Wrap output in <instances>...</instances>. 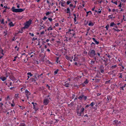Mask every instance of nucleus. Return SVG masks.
<instances>
[{"label":"nucleus","instance_id":"1","mask_svg":"<svg viewBox=\"0 0 126 126\" xmlns=\"http://www.w3.org/2000/svg\"><path fill=\"white\" fill-rule=\"evenodd\" d=\"M88 55L91 57H94L95 55V51L94 49L91 50L88 53Z\"/></svg>","mask_w":126,"mask_h":126},{"label":"nucleus","instance_id":"2","mask_svg":"<svg viewBox=\"0 0 126 126\" xmlns=\"http://www.w3.org/2000/svg\"><path fill=\"white\" fill-rule=\"evenodd\" d=\"M31 21H32L31 20H30L29 21L27 22L26 24L25 25V26L22 28L21 31H22L23 29H25V28H28L29 27V26L30 25L31 23Z\"/></svg>","mask_w":126,"mask_h":126},{"label":"nucleus","instance_id":"3","mask_svg":"<svg viewBox=\"0 0 126 126\" xmlns=\"http://www.w3.org/2000/svg\"><path fill=\"white\" fill-rule=\"evenodd\" d=\"M5 113L7 112V115H12L15 113L14 111H8L7 112L6 111L4 112Z\"/></svg>","mask_w":126,"mask_h":126},{"label":"nucleus","instance_id":"4","mask_svg":"<svg viewBox=\"0 0 126 126\" xmlns=\"http://www.w3.org/2000/svg\"><path fill=\"white\" fill-rule=\"evenodd\" d=\"M77 113L79 116H82L83 115V111H78Z\"/></svg>","mask_w":126,"mask_h":126},{"label":"nucleus","instance_id":"5","mask_svg":"<svg viewBox=\"0 0 126 126\" xmlns=\"http://www.w3.org/2000/svg\"><path fill=\"white\" fill-rule=\"evenodd\" d=\"M25 93L26 96L27 97V99H29V96L31 94V93L27 90H26Z\"/></svg>","mask_w":126,"mask_h":126},{"label":"nucleus","instance_id":"6","mask_svg":"<svg viewBox=\"0 0 126 126\" xmlns=\"http://www.w3.org/2000/svg\"><path fill=\"white\" fill-rule=\"evenodd\" d=\"M121 122L120 121H119L118 120H117L114 121L113 122V123L115 125L117 126L119 124H121Z\"/></svg>","mask_w":126,"mask_h":126},{"label":"nucleus","instance_id":"7","mask_svg":"<svg viewBox=\"0 0 126 126\" xmlns=\"http://www.w3.org/2000/svg\"><path fill=\"white\" fill-rule=\"evenodd\" d=\"M49 102V100L47 99H45L44 101V104L45 105H47Z\"/></svg>","mask_w":126,"mask_h":126},{"label":"nucleus","instance_id":"8","mask_svg":"<svg viewBox=\"0 0 126 126\" xmlns=\"http://www.w3.org/2000/svg\"><path fill=\"white\" fill-rule=\"evenodd\" d=\"M12 11L13 12H18V9H15V8L13 6L12 8Z\"/></svg>","mask_w":126,"mask_h":126},{"label":"nucleus","instance_id":"9","mask_svg":"<svg viewBox=\"0 0 126 126\" xmlns=\"http://www.w3.org/2000/svg\"><path fill=\"white\" fill-rule=\"evenodd\" d=\"M65 58L67 60H70L71 62L72 61V59L73 58V57H72V59L70 57H69L67 56H66L65 57Z\"/></svg>","mask_w":126,"mask_h":126},{"label":"nucleus","instance_id":"10","mask_svg":"<svg viewBox=\"0 0 126 126\" xmlns=\"http://www.w3.org/2000/svg\"><path fill=\"white\" fill-rule=\"evenodd\" d=\"M111 97L110 96H107V102H109V101H110L111 99Z\"/></svg>","mask_w":126,"mask_h":126},{"label":"nucleus","instance_id":"11","mask_svg":"<svg viewBox=\"0 0 126 126\" xmlns=\"http://www.w3.org/2000/svg\"><path fill=\"white\" fill-rule=\"evenodd\" d=\"M25 10V9H18V12H22L24 11Z\"/></svg>","mask_w":126,"mask_h":126},{"label":"nucleus","instance_id":"12","mask_svg":"<svg viewBox=\"0 0 126 126\" xmlns=\"http://www.w3.org/2000/svg\"><path fill=\"white\" fill-rule=\"evenodd\" d=\"M92 39L96 44H99V42L98 41H97L96 40L95 38H93Z\"/></svg>","mask_w":126,"mask_h":126},{"label":"nucleus","instance_id":"13","mask_svg":"<svg viewBox=\"0 0 126 126\" xmlns=\"http://www.w3.org/2000/svg\"><path fill=\"white\" fill-rule=\"evenodd\" d=\"M94 25L93 24L91 21H89V23L88 25L90 26H93Z\"/></svg>","mask_w":126,"mask_h":126},{"label":"nucleus","instance_id":"14","mask_svg":"<svg viewBox=\"0 0 126 126\" xmlns=\"http://www.w3.org/2000/svg\"><path fill=\"white\" fill-rule=\"evenodd\" d=\"M83 96L84 95L83 94H81L79 97L78 98L80 100H81L82 98H83Z\"/></svg>","mask_w":126,"mask_h":126},{"label":"nucleus","instance_id":"15","mask_svg":"<svg viewBox=\"0 0 126 126\" xmlns=\"http://www.w3.org/2000/svg\"><path fill=\"white\" fill-rule=\"evenodd\" d=\"M115 25V24L113 22H111L110 24V27L114 26Z\"/></svg>","mask_w":126,"mask_h":126},{"label":"nucleus","instance_id":"16","mask_svg":"<svg viewBox=\"0 0 126 126\" xmlns=\"http://www.w3.org/2000/svg\"><path fill=\"white\" fill-rule=\"evenodd\" d=\"M70 85V84L68 83H66L65 82V83L64 85L66 87H69V86Z\"/></svg>","mask_w":126,"mask_h":126},{"label":"nucleus","instance_id":"17","mask_svg":"<svg viewBox=\"0 0 126 126\" xmlns=\"http://www.w3.org/2000/svg\"><path fill=\"white\" fill-rule=\"evenodd\" d=\"M9 25L11 27L13 26L14 25V24H13V22H11L10 23H9Z\"/></svg>","mask_w":126,"mask_h":126},{"label":"nucleus","instance_id":"18","mask_svg":"<svg viewBox=\"0 0 126 126\" xmlns=\"http://www.w3.org/2000/svg\"><path fill=\"white\" fill-rule=\"evenodd\" d=\"M67 11L66 12L67 13H68L69 14H70V10L69 8H67Z\"/></svg>","mask_w":126,"mask_h":126},{"label":"nucleus","instance_id":"19","mask_svg":"<svg viewBox=\"0 0 126 126\" xmlns=\"http://www.w3.org/2000/svg\"><path fill=\"white\" fill-rule=\"evenodd\" d=\"M100 80V79H95V82H99V80Z\"/></svg>","mask_w":126,"mask_h":126},{"label":"nucleus","instance_id":"20","mask_svg":"<svg viewBox=\"0 0 126 126\" xmlns=\"http://www.w3.org/2000/svg\"><path fill=\"white\" fill-rule=\"evenodd\" d=\"M108 59L107 58H106L105 60H103V61L106 63H107L108 61Z\"/></svg>","mask_w":126,"mask_h":126},{"label":"nucleus","instance_id":"21","mask_svg":"<svg viewBox=\"0 0 126 126\" xmlns=\"http://www.w3.org/2000/svg\"><path fill=\"white\" fill-rule=\"evenodd\" d=\"M78 110H84V108L82 107L81 106H80V109H78Z\"/></svg>","mask_w":126,"mask_h":126},{"label":"nucleus","instance_id":"22","mask_svg":"<svg viewBox=\"0 0 126 126\" xmlns=\"http://www.w3.org/2000/svg\"><path fill=\"white\" fill-rule=\"evenodd\" d=\"M51 11H50V12H49V11L48 12L46 13V16H47L48 15H49L50 14H51Z\"/></svg>","mask_w":126,"mask_h":126},{"label":"nucleus","instance_id":"23","mask_svg":"<svg viewBox=\"0 0 126 126\" xmlns=\"http://www.w3.org/2000/svg\"><path fill=\"white\" fill-rule=\"evenodd\" d=\"M33 77H34L35 79H37V74H35L34 76Z\"/></svg>","mask_w":126,"mask_h":126},{"label":"nucleus","instance_id":"24","mask_svg":"<svg viewBox=\"0 0 126 126\" xmlns=\"http://www.w3.org/2000/svg\"><path fill=\"white\" fill-rule=\"evenodd\" d=\"M78 58L77 57H75L74 58V59H73V60L74 61H77L78 60Z\"/></svg>","mask_w":126,"mask_h":126},{"label":"nucleus","instance_id":"25","mask_svg":"<svg viewBox=\"0 0 126 126\" xmlns=\"http://www.w3.org/2000/svg\"><path fill=\"white\" fill-rule=\"evenodd\" d=\"M113 29L115 31H117V32H119L120 31V30L118 29H116L114 28H113Z\"/></svg>","mask_w":126,"mask_h":126},{"label":"nucleus","instance_id":"26","mask_svg":"<svg viewBox=\"0 0 126 126\" xmlns=\"http://www.w3.org/2000/svg\"><path fill=\"white\" fill-rule=\"evenodd\" d=\"M1 79L2 81H4L6 79V78L5 77L1 78Z\"/></svg>","mask_w":126,"mask_h":126},{"label":"nucleus","instance_id":"27","mask_svg":"<svg viewBox=\"0 0 126 126\" xmlns=\"http://www.w3.org/2000/svg\"><path fill=\"white\" fill-rule=\"evenodd\" d=\"M109 27V25L108 24L106 26L105 28L106 29V30H108V28Z\"/></svg>","mask_w":126,"mask_h":126},{"label":"nucleus","instance_id":"28","mask_svg":"<svg viewBox=\"0 0 126 126\" xmlns=\"http://www.w3.org/2000/svg\"><path fill=\"white\" fill-rule=\"evenodd\" d=\"M110 80H109L108 81H106L105 82V84H108V83H109L110 82Z\"/></svg>","mask_w":126,"mask_h":126},{"label":"nucleus","instance_id":"29","mask_svg":"<svg viewBox=\"0 0 126 126\" xmlns=\"http://www.w3.org/2000/svg\"><path fill=\"white\" fill-rule=\"evenodd\" d=\"M73 31V30L72 29V30H71V29H68V31L67 32V33H70V32L71 31Z\"/></svg>","mask_w":126,"mask_h":126},{"label":"nucleus","instance_id":"30","mask_svg":"<svg viewBox=\"0 0 126 126\" xmlns=\"http://www.w3.org/2000/svg\"><path fill=\"white\" fill-rule=\"evenodd\" d=\"M27 75H30L31 77L32 76V75L30 72H29L27 73Z\"/></svg>","mask_w":126,"mask_h":126},{"label":"nucleus","instance_id":"31","mask_svg":"<svg viewBox=\"0 0 126 126\" xmlns=\"http://www.w3.org/2000/svg\"><path fill=\"white\" fill-rule=\"evenodd\" d=\"M19 106L20 108V110H23L25 108L24 107H22L21 106Z\"/></svg>","mask_w":126,"mask_h":126},{"label":"nucleus","instance_id":"32","mask_svg":"<svg viewBox=\"0 0 126 126\" xmlns=\"http://www.w3.org/2000/svg\"><path fill=\"white\" fill-rule=\"evenodd\" d=\"M88 83V80L87 79H86V80L84 82V83L85 84H87Z\"/></svg>","mask_w":126,"mask_h":126},{"label":"nucleus","instance_id":"33","mask_svg":"<svg viewBox=\"0 0 126 126\" xmlns=\"http://www.w3.org/2000/svg\"><path fill=\"white\" fill-rule=\"evenodd\" d=\"M59 71V70L58 69H57L56 71H54V74H56Z\"/></svg>","mask_w":126,"mask_h":126},{"label":"nucleus","instance_id":"34","mask_svg":"<svg viewBox=\"0 0 126 126\" xmlns=\"http://www.w3.org/2000/svg\"><path fill=\"white\" fill-rule=\"evenodd\" d=\"M53 29L51 27H49V28L47 29V30L48 31H49V30H52Z\"/></svg>","mask_w":126,"mask_h":126},{"label":"nucleus","instance_id":"35","mask_svg":"<svg viewBox=\"0 0 126 126\" xmlns=\"http://www.w3.org/2000/svg\"><path fill=\"white\" fill-rule=\"evenodd\" d=\"M94 103L93 102L91 103V104L90 105V106H91L92 107L94 105Z\"/></svg>","mask_w":126,"mask_h":126},{"label":"nucleus","instance_id":"36","mask_svg":"<svg viewBox=\"0 0 126 126\" xmlns=\"http://www.w3.org/2000/svg\"><path fill=\"white\" fill-rule=\"evenodd\" d=\"M20 126H26V125L24 124H20Z\"/></svg>","mask_w":126,"mask_h":126},{"label":"nucleus","instance_id":"37","mask_svg":"<svg viewBox=\"0 0 126 126\" xmlns=\"http://www.w3.org/2000/svg\"><path fill=\"white\" fill-rule=\"evenodd\" d=\"M71 2L70 1V0H69L67 1V4H69Z\"/></svg>","mask_w":126,"mask_h":126},{"label":"nucleus","instance_id":"38","mask_svg":"<svg viewBox=\"0 0 126 126\" xmlns=\"http://www.w3.org/2000/svg\"><path fill=\"white\" fill-rule=\"evenodd\" d=\"M84 98V100H85L86 99L87 97L86 96H84H84L83 97V98Z\"/></svg>","mask_w":126,"mask_h":126},{"label":"nucleus","instance_id":"39","mask_svg":"<svg viewBox=\"0 0 126 126\" xmlns=\"http://www.w3.org/2000/svg\"><path fill=\"white\" fill-rule=\"evenodd\" d=\"M117 66L116 65H112L111 66V68H112L113 69V68H116Z\"/></svg>","mask_w":126,"mask_h":126},{"label":"nucleus","instance_id":"40","mask_svg":"<svg viewBox=\"0 0 126 126\" xmlns=\"http://www.w3.org/2000/svg\"><path fill=\"white\" fill-rule=\"evenodd\" d=\"M100 72L102 73H103L104 72V71L103 69H100Z\"/></svg>","mask_w":126,"mask_h":126},{"label":"nucleus","instance_id":"41","mask_svg":"<svg viewBox=\"0 0 126 126\" xmlns=\"http://www.w3.org/2000/svg\"><path fill=\"white\" fill-rule=\"evenodd\" d=\"M32 81H35V78H32Z\"/></svg>","mask_w":126,"mask_h":126},{"label":"nucleus","instance_id":"42","mask_svg":"<svg viewBox=\"0 0 126 126\" xmlns=\"http://www.w3.org/2000/svg\"><path fill=\"white\" fill-rule=\"evenodd\" d=\"M7 31H4V33L5 34L4 36H6L7 34Z\"/></svg>","mask_w":126,"mask_h":126},{"label":"nucleus","instance_id":"43","mask_svg":"<svg viewBox=\"0 0 126 126\" xmlns=\"http://www.w3.org/2000/svg\"><path fill=\"white\" fill-rule=\"evenodd\" d=\"M1 23L2 24H4V19H2V20L1 21Z\"/></svg>","mask_w":126,"mask_h":126},{"label":"nucleus","instance_id":"44","mask_svg":"<svg viewBox=\"0 0 126 126\" xmlns=\"http://www.w3.org/2000/svg\"><path fill=\"white\" fill-rule=\"evenodd\" d=\"M3 49H1V50H0V52L3 55L4 54L3 53Z\"/></svg>","mask_w":126,"mask_h":126},{"label":"nucleus","instance_id":"45","mask_svg":"<svg viewBox=\"0 0 126 126\" xmlns=\"http://www.w3.org/2000/svg\"><path fill=\"white\" fill-rule=\"evenodd\" d=\"M37 39V38H34V37L33 38L32 40V41H34L35 40H36Z\"/></svg>","mask_w":126,"mask_h":126},{"label":"nucleus","instance_id":"46","mask_svg":"<svg viewBox=\"0 0 126 126\" xmlns=\"http://www.w3.org/2000/svg\"><path fill=\"white\" fill-rule=\"evenodd\" d=\"M29 34L30 35L32 36H33L34 35V34L33 33H29Z\"/></svg>","mask_w":126,"mask_h":126},{"label":"nucleus","instance_id":"47","mask_svg":"<svg viewBox=\"0 0 126 126\" xmlns=\"http://www.w3.org/2000/svg\"><path fill=\"white\" fill-rule=\"evenodd\" d=\"M118 7H120V9H121V3L120 2V4L119 5Z\"/></svg>","mask_w":126,"mask_h":126},{"label":"nucleus","instance_id":"48","mask_svg":"<svg viewBox=\"0 0 126 126\" xmlns=\"http://www.w3.org/2000/svg\"><path fill=\"white\" fill-rule=\"evenodd\" d=\"M48 19L50 21H51L52 20V18H48Z\"/></svg>","mask_w":126,"mask_h":126},{"label":"nucleus","instance_id":"49","mask_svg":"<svg viewBox=\"0 0 126 126\" xmlns=\"http://www.w3.org/2000/svg\"><path fill=\"white\" fill-rule=\"evenodd\" d=\"M73 6V4L72 3H71L70 4V7H72Z\"/></svg>","mask_w":126,"mask_h":126},{"label":"nucleus","instance_id":"50","mask_svg":"<svg viewBox=\"0 0 126 126\" xmlns=\"http://www.w3.org/2000/svg\"><path fill=\"white\" fill-rule=\"evenodd\" d=\"M18 94H15V96L16 98H17L18 97Z\"/></svg>","mask_w":126,"mask_h":126},{"label":"nucleus","instance_id":"51","mask_svg":"<svg viewBox=\"0 0 126 126\" xmlns=\"http://www.w3.org/2000/svg\"><path fill=\"white\" fill-rule=\"evenodd\" d=\"M47 18V17L45 16L44 18L43 19V20H45Z\"/></svg>","mask_w":126,"mask_h":126},{"label":"nucleus","instance_id":"52","mask_svg":"<svg viewBox=\"0 0 126 126\" xmlns=\"http://www.w3.org/2000/svg\"><path fill=\"white\" fill-rule=\"evenodd\" d=\"M44 32L43 31L42 32H41L40 33V34H44Z\"/></svg>","mask_w":126,"mask_h":126},{"label":"nucleus","instance_id":"53","mask_svg":"<svg viewBox=\"0 0 126 126\" xmlns=\"http://www.w3.org/2000/svg\"><path fill=\"white\" fill-rule=\"evenodd\" d=\"M55 25L56 26H58L59 25V23H56L55 24Z\"/></svg>","mask_w":126,"mask_h":126},{"label":"nucleus","instance_id":"54","mask_svg":"<svg viewBox=\"0 0 126 126\" xmlns=\"http://www.w3.org/2000/svg\"><path fill=\"white\" fill-rule=\"evenodd\" d=\"M40 24H42V22H43V21L42 20H40Z\"/></svg>","mask_w":126,"mask_h":126},{"label":"nucleus","instance_id":"55","mask_svg":"<svg viewBox=\"0 0 126 126\" xmlns=\"http://www.w3.org/2000/svg\"><path fill=\"white\" fill-rule=\"evenodd\" d=\"M113 3L115 4L116 5H117V1H115V2H114Z\"/></svg>","mask_w":126,"mask_h":126},{"label":"nucleus","instance_id":"56","mask_svg":"<svg viewBox=\"0 0 126 126\" xmlns=\"http://www.w3.org/2000/svg\"><path fill=\"white\" fill-rule=\"evenodd\" d=\"M9 98V96L8 95L7 96V98H6V101H7V100Z\"/></svg>","mask_w":126,"mask_h":126},{"label":"nucleus","instance_id":"57","mask_svg":"<svg viewBox=\"0 0 126 126\" xmlns=\"http://www.w3.org/2000/svg\"><path fill=\"white\" fill-rule=\"evenodd\" d=\"M17 56H16L15 57V59H14L13 60V61H16V58L17 57Z\"/></svg>","mask_w":126,"mask_h":126},{"label":"nucleus","instance_id":"58","mask_svg":"<svg viewBox=\"0 0 126 126\" xmlns=\"http://www.w3.org/2000/svg\"><path fill=\"white\" fill-rule=\"evenodd\" d=\"M91 12V11H89L87 12V15L86 16H87L88 14L89 13V12Z\"/></svg>","mask_w":126,"mask_h":126},{"label":"nucleus","instance_id":"59","mask_svg":"<svg viewBox=\"0 0 126 126\" xmlns=\"http://www.w3.org/2000/svg\"><path fill=\"white\" fill-rule=\"evenodd\" d=\"M47 3L48 4H50L51 3H50L49 1L48 0H47Z\"/></svg>","mask_w":126,"mask_h":126},{"label":"nucleus","instance_id":"60","mask_svg":"<svg viewBox=\"0 0 126 126\" xmlns=\"http://www.w3.org/2000/svg\"><path fill=\"white\" fill-rule=\"evenodd\" d=\"M59 59V57H57V59H56V61H57V63H58V60Z\"/></svg>","mask_w":126,"mask_h":126},{"label":"nucleus","instance_id":"61","mask_svg":"<svg viewBox=\"0 0 126 126\" xmlns=\"http://www.w3.org/2000/svg\"><path fill=\"white\" fill-rule=\"evenodd\" d=\"M76 17H74V20L75 22L76 21Z\"/></svg>","mask_w":126,"mask_h":126},{"label":"nucleus","instance_id":"62","mask_svg":"<svg viewBox=\"0 0 126 126\" xmlns=\"http://www.w3.org/2000/svg\"><path fill=\"white\" fill-rule=\"evenodd\" d=\"M3 104L2 103H0V107H2Z\"/></svg>","mask_w":126,"mask_h":126},{"label":"nucleus","instance_id":"63","mask_svg":"<svg viewBox=\"0 0 126 126\" xmlns=\"http://www.w3.org/2000/svg\"><path fill=\"white\" fill-rule=\"evenodd\" d=\"M32 104H33V105H34V104H35V105H37V104L36 103H34L33 102H32Z\"/></svg>","mask_w":126,"mask_h":126},{"label":"nucleus","instance_id":"64","mask_svg":"<svg viewBox=\"0 0 126 126\" xmlns=\"http://www.w3.org/2000/svg\"><path fill=\"white\" fill-rule=\"evenodd\" d=\"M107 57L109 58H111V56L110 55H107Z\"/></svg>","mask_w":126,"mask_h":126}]
</instances>
